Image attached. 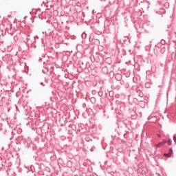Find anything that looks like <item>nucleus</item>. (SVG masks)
Returning a JSON list of instances; mask_svg holds the SVG:
<instances>
[{"mask_svg": "<svg viewBox=\"0 0 176 176\" xmlns=\"http://www.w3.org/2000/svg\"><path fill=\"white\" fill-rule=\"evenodd\" d=\"M139 96H140V97H142L144 96V94H142V93H141V94H139Z\"/></svg>", "mask_w": 176, "mask_h": 176, "instance_id": "1a4fd4ad", "label": "nucleus"}, {"mask_svg": "<svg viewBox=\"0 0 176 176\" xmlns=\"http://www.w3.org/2000/svg\"><path fill=\"white\" fill-rule=\"evenodd\" d=\"M7 174L8 176H16V173L12 169L7 170Z\"/></svg>", "mask_w": 176, "mask_h": 176, "instance_id": "f257e3e1", "label": "nucleus"}, {"mask_svg": "<svg viewBox=\"0 0 176 176\" xmlns=\"http://www.w3.org/2000/svg\"><path fill=\"white\" fill-rule=\"evenodd\" d=\"M90 101L92 102V104H96V98L91 97L90 98Z\"/></svg>", "mask_w": 176, "mask_h": 176, "instance_id": "20e7f679", "label": "nucleus"}, {"mask_svg": "<svg viewBox=\"0 0 176 176\" xmlns=\"http://www.w3.org/2000/svg\"><path fill=\"white\" fill-rule=\"evenodd\" d=\"M161 145H164L165 144H167V141L163 140L162 142H160Z\"/></svg>", "mask_w": 176, "mask_h": 176, "instance_id": "423d86ee", "label": "nucleus"}, {"mask_svg": "<svg viewBox=\"0 0 176 176\" xmlns=\"http://www.w3.org/2000/svg\"><path fill=\"white\" fill-rule=\"evenodd\" d=\"M146 87L149 88V84H146Z\"/></svg>", "mask_w": 176, "mask_h": 176, "instance_id": "9d476101", "label": "nucleus"}, {"mask_svg": "<svg viewBox=\"0 0 176 176\" xmlns=\"http://www.w3.org/2000/svg\"><path fill=\"white\" fill-rule=\"evenodd\" d=\"M158 137H160V135H158Z\"/></svg>", "mask_w": 176, "mask_h": 176, "instance_id": "f8f14e48", "label": "nucleus"}, {"mask_svg": "<svg viewBox=\"0 0 176 176\" xmlns=\"http://www.w3.org/2000/svg\"><path fill=\"white\" fill-rule=\"evenodd\" d=\"M165 52H166V47H162L160 50V52L162 53V54H164Z\"/></svg>", "mask_w": 176, "mask_h": 176, "instance_id": "7ed1b4c3", "label": "nucleus"}, {"mask_svg": "<svg viewBox=\"0 0 176 176\" xmlns=\"http://www.w3.org/2000/svg\"><path fill=\"white\" fill-rule=\"evenodd\" d=\"M167 144H168V146L171 145V140L169 139V140H168Z\"/></svg>", "mask_w": 176, "mask_h": 176, "instance_id": "6e6552de", "label": "nucleus"}, {"mask_svg": "<svg viewBox=\"0 0 176 176\" xmlns=\"http://www.w3.org/2000/svg\"><path fill=\"white\" fill-rule=\"evenodd\" d=\"M41 86H45V84L43 82H41Z\"/></svg>", "mask_w": 176, "mask_h": 176, "instance_id": "9b49d317", "label": "nucleus"}, {"mask_svg": "<svg viewBox=\"0 0 176 176\" xmlns=\"http://www.w3.org/2000/svg\"><path fill=\"white\" fill-rule=\"evenodd\" d=\"M171 155H173V149L170 148V152L168 153H164V156H165V157H171Z\"/></svg>", "mask_w": 176, "mask_h": 176, "instance_id": "f03ea898", "label": "nucleus"}, {"mask_svg": "<svg viewBox=\"0 0 176 176\" xmlns=\"http://www.w3.org/2000/svg\"><path fill=\"white\" fill-rule=\"evenodd\" d=\"M162 146V145L161 142H160V143H158L157 144L155 145L156 148H160Z\"/></svg>", "mask_w": 176, "mask_h": 176, "instance_id": "39448f33", "label": "nucleus"}, {"mask_svg": "<svg viewBox=\"0 0 176 176\" xmlns=\"http://www.w3.org/2000/svg\"><path fill=\"white\" fill-rule=\"evenodd\" d=\"M166 43V41L161 40V45H164Z\"/></svg>", "mask_w": 176, "mask_h": 176, "instance_id": "0eeeda50", "label": "nucleus"}]
</instances>
